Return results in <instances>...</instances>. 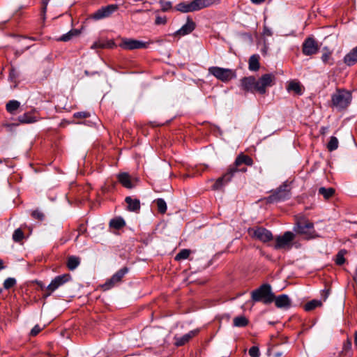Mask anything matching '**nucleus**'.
Instances as JSON below:
<instances>
[{
  "mask_svg": "<svg viewBox=\"0 0 357 357\" xmlns=\"http://www.w3.org/2000/svg\"><path fill=\"white\" fill-rule=\"evenodd\" d=\"M354 343L357 346V331L354 334Z\"/></svg>",
  "mask_w": 357,
  "mask_h": 357,
  "instance_id": "53",
  "label": "nucleus"
},
{
  "mask_svg": "<svg viewBox=\"0 0 357 357\" xmlns=\"http://www.w3.org/2000/svg\"><path fill=\"white\" fill-rule=\"evenodd\" d=\"M294 230L296 233L303 235L307 238L314 236V225L305 218H301L297 220Z\"/></svg>",
  "mask_w": 357,
  "mask_h": 357,
  "instance_id": "5",
  "label": "nucleus"
},
{
  "mask_svg": "<svg viewBox=\"0 0 357 357\" xmlns=\"http://www.w3.org/2000/svg\"><path fill=\"white\" fill-rule=\"evenodd\" d=\"M125 225H126V222L121 217L115 218L114 219H112L109 221V227H112V228H114L116 229H121Z\"/></svg>",
  "mask_w": 357,
  "mask_h": 357,
  "instance_id": "25",
  "label": "nucleus"
},
{
  "mask_svg": "<svg viewBox=\"0 0 357 357\" xmlns=\"http://www.w3.org/2000/svg\"><path fill=\"white\" fill-rule=\"evenodd\" d=\"M264 34L268 36H272V31L268 28L265 26L264 29Z\"/></svg>",
  "mask_w": 357,
  "mask_h": 357,
  "instance_id": "48",
  "label": "nucleus"
},
{
  "mask_svg": "<svg viewBox=\"0 0 357 357\" xmlns=\"http://www.w3.org/2000/svg\"><path fill=\"white\" fill-rule=\"evenodd\" d=\"M322 305V302L319 300H312L309 302H307L305 306L304 309L305 311H311L314 309H315L317 307H320Z\"/></svg>",
  "mask_w": 357,
  "mask_h": 357,
  "instance_id": "31",
  "label": "nucleus"
},
{
  "mask_svg": "<svg viewBox=\"0 0 357 357\" xmlns=\"http://www.w3.org/2000/svg\"><path fill=\"white\" fill-rule=\"evenodd\" d=\"M248 323L249 321L245 316L236 317L233 320V325L235 327H245Z\"/></svg>",
  "mask_w": 357,
  "mask_h": 357,
  "instance_id": "27",
  "label": "nucleus"
},
{
  "mask_svg": "<svg viewBox=\"0 0 357 357\" xmlns=\"http://www.w3.org/2000/svg\"><path fill=\"white\" fill-rule=\"evenodd\" d=\"M70 279L71 276L70 274H63L54 278L50 284L45 287L44 297L50 296L52 292L68 282Z\"/></svg>",
  "mask_w": 357,
  "mask_h": 357,
  "instance_id": "6",
  "label": "nucleus"
},
{
  "mask_svg": "<svg viewBox=\"0 0 357 357\" xmlns=\"http://www.w3.org/2000/svg\"><path fill=\"white\" fill-rule=\"evenodd\" d=\"M344 62L349 66H353L357 62V46L345 55Z\"/></svg>",
  "mask_w": 357,
  "mask_h": 357,
  "instance_id": "20",
  "label": "nucleus"
},
{
  "mask_svg": "<svg viewBox=\"0 0 357 357\" xmlns=\"http://www.w3.org/2000/svg\"><path fill=\"white\" fill-rule=\"evenodd\" d=\"M106 44V48H112L115 46V44L113 41H107L105 42Z\"/></svg>",
  "mask_w": 357,
  "mask_h": 357,
  "instance_id": "49",
  "label": "nucleus"
},
{
  "mask_svg": "<svg viewBox=\"0 0 357 357\" xmlns=\"http://www.w3.org/2000/svg\"><path fill=\"white\" fill-rule=\"evenodd\" d=\"M148 45L149 43L146 42L131 38H123L119 46L123 50H133L146 48Z\"/></svg>",
  "mask_w": 357,
  "mask_h": 357,
  "instance_id": "10",
  "label": "nucleus"
},
{
  "mask_svg": "<svg viewBox=\"0 0 357 357\" xmlns=\"http://www.w3.org/2000/svg\"><path fill=\"white\" fill-rule=\"evenodd\" d=\"M319 46L312 37L307 38L302 45V52L306 56H311L318 52Z\"/></svg>",
  "mask_w": 357,
  "mask_h": 357,
  "instance_id": "12",
  "label": "nucleus"
},
{
  "mask_svg": "<svg viewBox=\"0 0 357 357\" xmlns=\"http://www.w3.org/2000/svg\"><path fill=\"white\" fill-rule=\"evenodd\" d=\"M118 8V6L114 4L108 5L102 7L93 14V18L95 20H101L109 17Z\"/></svg>",
  "mask_w": 357,
  "mask_h": 357,
  "instance_id": "14",
  "label": "nucleus"
},
{
  "mask_svg": "<svg viewBox=\"0 0 357 357\" xmlns=\"http://www.w3.org/2000/svg\"><path fill=\"white\" fill-rule=\"evenodd\" d=\"M324 50H326V52L323 53V54L321 56V61L324 63L333 65V59L331 56L332 52L331 51H329L327 47H324Z\"/></svg>",
  "mask_w": 357,
  "mask_h": 357,
  "instance_id": "32",
  "label": "nucleus"
},
{
  "mask_svg": "<svg viewBox=\"0 0 357 357\" xmlns=\"http://www.w3.org/2000/svg\"><path fill=\"white\" fill-rule=\"evenodd\" d=\"M282 355V352H274L272 356L273 357H280Z\"/></svg>",
  "mask_w": 357,
  "mask_h": 357,
  "instance_id": "51",
  "label": "nucleus"
},
{
  "mask_svg": "<svg viewBox=\"0 0 357 357\" xmlns=\"http://www.w3.org/2000/svg\"><path fill=\"white\" fill-rule=\"evenodd\" d=\"M219 2V0H193L190 2L179 3L176 9L181 13L194 12Z\"/></svg>",
  "mask_w": 357,
  "mask_h": 357,
  "instance_id": "2",
  "label": "nucleus"
},
{
  "mask_svg": "<svg viewBox=\"0 0 357 357\" xmlns=\"http://www.w3.org/2000/svg\"><path fill=\"white\" fill-rule=\"evenodd\" d=\"M195 29V23L190 19L188 18L186 23L181 26L174 33L175 36H185L190 33Z\"/></svg>",
  "mask_w": 357,
  "mask_h": 357,
  "instance_id": "19",
  "label": "nucleus"
},
{
  "mask_svg": "<svg viewBox=\"0 0 357 357\" xmlns=\"http://www.w3.org/2000/svg\"><path fill=\"white\" fill-rule=\"evenodd\" d=\"M18 121L21 123H32L37 121V119L31 112H27L19 116Z\"/></svg>",
  "mask_w": 357,
  "mask_h": 357,
  "instance_id": "24",
  "label": "nucleus"
},
{
  "mask_svg": "<svg viewBox=\"0 0 357 357\" xmlns=\"http://www.w3.org/2000/svg\"><path fill=\"white\" fill-rule=\"evenodd\" d=\"M190 254V250L188 249L181 250L175 257V259L180 261L187 259Z\"/></svg>",
  "mask_w": 357,
  "mask_h": 357,
  "instance_id": "36",
  "label": "nucleus"
},
{
  "mask_svg": "<svg viewBox=\"0 0 357 357\" xmlns=\"http://www.w3.org/2000/svg\"><path fill=\"white\" fill-rule=\"evenodd\" d=\"M347 253L345 250H341L338 252L335 258L336 264L340 266L342 265L345 261L344 255Z\"/></svg>",
  "mask_w": 357,
  "mask_h": 357,
  "instance_id": "34",
  "label": "nucleus"
},
{
  "mask_svg": "<svg viewBox=\"0 0 357 357\" xmlns=\"http://www.w3.org/2000/svg\"><path fill=\"white\" fill-rule=\"evenodd\" d=\"M275 76L273 74H265L257 79V92L260 94H264L267 87L274 84Z\"/></svg>",
  "mask_w": 357,
  "mask_h": 357,
  "instance_id": "11",
  "label": "nucleus"
},
{
  "mask_svg": "<svg viewBox=\"0 0 357 357\" xmlns=\"http://www.w3.org/2000/svg\"><path fill=\"white\" fill-rule=\"evenodd\" d=\"M319 194L321 195L324 199H328L335 194V190L333 188L321 187L319 189Z\"/></svg>",
  "mask_w": 357,
  "mask_h": 357,
  "instance_id": "29",
  "label": "nucleus"
},
{
  "mask_svg": "<svg viewBox=\"0 0 357 357\" xmlns=\"http://www.w3.org/2000/svg\"><path fill=\"white\" fill-rule=\"evenodd\" d=\"M249 235L254 239L266 243L273 239L272 233L266 228L255 227L248 229Z\"/></svg>",
  "mask_w": 357,
  "mask_h": 357,
  "instance_id": "7",
  "label": "nucleus"
},
{
  "mask_svg": "<svg viewBox=\"0 0 357 357\" xmlns=\"http://www.w3.org/2000/svg\"><path fill=\"white\" fill-rule=\"evenodd\" d=\"M294 239V234L291 231H286L282 236L276 237L274 248L276 250L290 248Z\"/></svg>",
  "mask_w": 357,
  "mask_h": 357,
  "instance_id": "9",
  "label": "nucleus"
},
{
  "mask_svg": "<svg viewBox=\"0 0 357 357\" xmlns=\"http://www.w3.org/2000/svg\"><path fill=\"white\" fill-rule=\"evenodd\" d=\"M126 202L128 204V210L130 211L136 212L140 208V202L137 199H132L130 197H127L125 199Z\"/></svg>",
  "mask_w": 357,
  "mask_h": 357,
  "instance_id": "22",
  "label": "nucleus"
},
{
  "mask_svg": "<svg viewBox=\"0 0 357 357\" xmlns=\"http://www.w3.org/2000/svg\"><path fill=\"white\" fill-rule=\"evenodd\" d=\"M252 299L255 302L262 301L264 304H269L274 300V294L272 293L271 287L268 284H264L252 292Z\"/></svg>",
  "mask_w": 357,
  "mask_h": 357,
  "instance_id": "4",
  "label": "nucleus"
},
{
  "mask_svg": "<svg viewBox=\"0 0 357 357\" xmlns=\"http://www.w3.org/2000/svg\"><path fill=\"white\" fill-rule=\"evenodd\" d=\"M252 1V3H255V4H260L261 3H263L265 0H250Z\"/></svg>",
  "mask_w": 357,
  "mask_h": 357,
  "instance_id": "50",
  "label": "nucleus"
},
{
  "mask_svg": "<svg viewBox=\"0 0 357 357\" xmlns=\"http://www.w3.org/2000/svg\"><path fill=\"white\" fill-rule=\"evenodd\" d=\"M287 188L288 185L286 184L281 185L275 193L269 197L270 201L277 202L287 199L289 197V190Z\"/></svg>",
  "mask_w": 357,
  "mask_h": 357,
  "instance_id": "16",
  "label": "nucleus"
},
{
  "mask_svg": "<svg viewBox=\"0 0 357 357\" xmlns=\"http://www.w3.org/2000/svg\"><path fill=\"white\" fill-rule=\"evenodd\" d=\"M160 4L161 6V9L162 11L166 12L171 9L172 8V3L170 1H167L165 0H160Z\"/></svg>",
  "mask_w": 357,
  "mask_h": 357,
  "instance_id": "40",
  "label": "nucleus"
},
{
  "mask_svg": "<svg viewBox=\"0 0 357 357\" xmlns=\"http://www.w3.org/2000/svg\"><path fill=\"white\" fill-rule=\"evenodd\" d=\"M158 211L160 213H165L167 211V204L164 199H158L156 201Z\"/></svg>",
  "mask_w": 357,
  "mask_h": 357,
  "instance_id": "37",
  "label": "nucleus"
},
{
  "mask_svg": "<svg viewBox=\"0 0 357 357\" xmlns=\"http://www.w3.org/2000/svg\"><path fill=\"white\" fill-rule=\"evenodd\" d=\"M253 165L252 159L243 153H241L237 156L233 165H230L227 172L221 177L218 178L213 185V190H220L225 184L228 183L238 172H245L247 171V166H252Z\"/></svg>",
  "mask_w": 357,
  "mask_h": 357,
  "instance_id": "1",
  "label": "nucleus"
},
{
  "mask_svg": "<svg viewBox=\"0 0 357 357\" xmlns=\"http://www.w3.org/2000/svg\"><path fill=\"white\" fill-rule=\"evenodd\" d=\"M24 238V233L20 229L15 230L13 234V239L15 242H20Z\"/></svg>",
  "mask_w": 357,
  "mask_h": 357,
  "instance_id": "38",
  "label": "nucleus"
},
{
  "mask_svg": "<svg viewBox=\"0 0 357 357\" xmlns=\"http://www.w3.org/2000/svg\"><path fill=\"white\" fill-rule=\"evenodd\" d=\"M259 56L258 54H253L249 59V70L252 71H257L259 69Z\"/></svg>",
  "mask_w": 357,
  "mask_h": 357,
  "instance_id": "23",
  "label": "nucleus"
},
{
  "mask_svg": "<svg viewBox=\"0 0 357 357\" xmlns=\"http://www.w3.org/2000/svg\"><path fill=\"white\" fill-rule=\"evenodd\" d=\"M167 22L166 17L157 16L155 23L157 25L165 24Z\"/></svg>",
  "mask_w": 357,
  "mask_h": 357,
  "instance_id": "43",
  "label": "nucleus"
},
{
  "mask_svg": "<svg viewBox=\"0 0 357 357\" xmlns=\"http://www.w3.org/2000/svg\"><path fill=\"white\" fill-rule=\"evenodd\" d=\"M329 295V290H324L322 291L321 296L324 298V301H326Z\"/></svg>",
  "mask_w": 357,
  "mask_h": 357,
  "instance_id": "47",
  "label": "nucleus"
},
{
  "mask_svg": "<svg viewBox=\"0 0 357 357\" xmlns=\"http://www.w3.org/2000/svg\"><path fill=\"white\" fill-rule=\"evenodd\" d=\"M128 269L126 267H123L119 271H118L112 276L110 279L107 280L105 283L102 285V288L103 289V290H108L113 287L117 283L120 282L122 278L128 273Z\"/></svg>",
  "mask_w": 357,
  "mask_h": 357,
  "instance_id": "13",
  "label": "nucleus"
},
{
  "mask_svg": "<svg viewBox=\"0 0 357 357\" xmlns=\"http://www.w3.org/2000/svg\"><path fill=\"white\" fill-rule=\"evenodd\" d=\"M79 31L77 29H71L67 33L63 34L59 40L67 42L73 38L77 36L79 34Z\"/></svg>",
  "mask_w": 357,
  "mask_h": 357,
  "instance_id": "28",
  "label": "nucleus"
},
{
  "mask_svg": "<svg viewBox=\"0 0 357 357\" xmlns=\"http://www.w3.org/2000/svg\"><path fill=\"white\" fill-rule=\"evenodd\" d=\"M80 264V259L75 256H70L68 258L67 267L69 270H75Z\"/></svg>",
  "mask_w": 357,
  "mask_h": 357,
  "instance_id": "26",
  "label": "nucleus"
},
{
  "mask_svg": "<svg viewBox=\"0 0 357 357\" xmlns=\"http://www.w3.org/2000/svg\"><path fill=\"white\" fill-rule=\"evenodd\" d=\"M351 92L344 89H337L331 97L333 106L338 110L346 109L351 103Z\"/></svg>",
  "mask_w": 357,
  "mask_h": 357,
  "instance_id": "3",
  "label": "nucleus"
},
{
  "mask_svg": "<svg viewBox=\"0 0 357 357\" xmlns=\"http://www.w3.org/2000/svg\"><path fill=\"white\" fill-rule=\"evenodd\" d=\"M241 87L245 91L257 92V80L253 76H249L243 78L241 80Z\"/></svg>",
  "mask_w": 357,
  "mask_h": 357,
  "instance_id": "15",
  "label": "nucleus"
},
{
  "mask_svg": "<svg viewBox=\"0 0 357 357\" xmlns=\"http://www.w3.org/2000/svg\"><path fill=\"white\" fill-rule=\"evenodd\" d=\"M5 266H3V260L0 259V270L4 269Z\"/></svg>",
  "mask_w": 357,
  "mask_h": 357,
  "instance_id": "52",
  "label": "nucleus"
},
{
  "mask_svg": "<svg viewBox=\"0 0 357 357\" xmlns=\"http://www.w3.org/2000/svg\"><path fill=\"white\" fill-rule=\"evenodd\" d=\"M42 330V328L40 327L39 325H36L31 331L30 332V335L31 336H36V335H38L40 331Z\"/></svg>",
  "mask_w": 357,
  "mask_h": 357,
  "instance_id": "44",
  "label": "nucleus"
},
{
  "mask_svg": "<svg viewBox=\"0 0 357 357\" xmlns=\"http://www.w3.org/2000/svg\"><path fill=\"white\" fill-rule=\"evenodd\" d=\"M198 333V330H194L191 331L187 334H185L184 335L181 337H178L177 335H175L174 337V345L176 347H181L186 344L188 342L190 341L191 338L195 337Z\"/></svg>",
  "mask_w": 357,
  "mask_h": 357,
  "instance_id": "17",
  "label": "nucleus"
},
{
  "mask_svg": "<svg viewBox=\"0 0 357 357\" xmlns=\"http://www.w3.org/2000/svg\"><path fill=\"white\" fill-rule=\"evenodd\" d=\"M119 181L126 188H132L134 185L131 181L130 176L128 173L123 172L118 175Z\"/></svg>",
  "mask_w": 357,
  "mask_h": 357,
  "instance_id": "21",
  "label": "nucleus"
},
{
  "mask_svg": "<svg viewBox=\"0 0 357 357\" xmlns=\"http://www.w3.org/2000/svg\"><path fill=\"white\" fill-rule=\"evenodd\" d=\"M16 284V280L13 278H8L6 280H5L3 282V287L6 289H8L13 286H15Z\"/></svg>",
  "mask_w": 357,
  "mask_h": 357,
  "instance_id": "39",
  "label": "nucleus"
},
{
  "mask_svg": "<svg viewBox=\"0 0 357 357\" xmlns=\"http://www.w3.org/2000/svg\"><path fill=\"white\" fill-rule=\"evenodd\" d=\"M20 106V102H18L17 100H10L7 104H6V110L10 113V114H13Z\"/></svg>",
  "mask_w": 357,
  "mask_h": 357,
  "instance_id": "30",
  "label": "nucleus"
},
{
  "mask_svg": "<svg viewBox=\"0 0 357 357\" xmlns=\"http://www.w3.org/2000/svg\"><path fill=\"white\" fill-rule=\"evenodd\" d=\"M275 304L278 308L288 309L291 305V302L289 296L286 294H282L277 297L274 296Z\"/></svg>",
  "mask_w": 357,
  "mask_h": 357,
  "instance_id": "18",
  "label": "nucleus"
},
{
  "mask_svg": "<svg viewBox=\"0 0 357 357\" xmlns=\"http://www.w3.org/2000/svg\"><path fill=\"white\" fill-rule=\"evenodd\" d=\"M31 215L34 218L38 219L40 220H42L44 218L43 213L38 211H33Z\"/></svg>",
  "mask_w": 357,
  "mask_h": 357,
  "instance_id": "46",
  "label": "nucleus"
},
{
  "mask_svg": "<svg viewBox=\"0 0 357 357\" xmlns=\"http://www.w3.org/2000/svg\"><path fill=\"white\" fill-rule=\"evenodd\" d=\"M338 147V140L335 137H331L328 143L327 148L330 151H335Z\"/></svg>",
  "mask_w": 357,
  "mask_h": 357,
  "instance_id": "35",
  "label": "nucleus"
},
{
  "mask_svg": "<svg viewBox=\"0 0 357 357\" xmlns=\"http://www.w3.org/2000/svg\"><path fill=\"white\" fill-rule=\"evenodd\" d=\"M75 118L85 119L89 116V114L86 112H79L74 114Z\"/></svg>",
  "mask_w": 357,
  "mask_h": 357,
  "instance_id": "45",
  "label": "nucleus"
},
{
  "mask_svg": "<svg viewBox=\"0 0 357 357\" xmlns=\"http://www.w3.org/2000/svg\"><path fill=\"white\" fill-rule=\"evenodd\" d=\"M142 10H137L136 11V13H142Z\"/></svg>",
  "mask_w": 357,
  "mask_h": 357,
  "instance_id": "54",
  "label": "nucleus"
},
{
  "mask_svg": "<svg viewBox=\"0 0 357 357\" xmlns=\"http://www.w3.org/2000/svg\"><path fill=\"white\" fill-rule=\"evenodd\" d=\"M288 91H293L297 94H301L302 89L301 86L298 82H291L287 87Z\"/></svg>",
  "mask_w": 357,
  "mask_h": 357,
  "instance_id": "33",
  "label": "nucleus"
},
{
  "mask_svg": "<svg viewBox=\"0 0 357 357\" xmlns=\"http://www.w3.org/2000/svg\"><path fill=\"white\" fill-rule=\"evenodd\" d=\"M91 48H106V44L105 43V42L96 41L93 43V44L91 46Z\"/></svg>",
  "mask_w": 357,
  "mask_h": 357,
  "instance_id": "42",
  "label": "nucleus"
},
{
  "mask_svg": "<svg viewBox=\"0 0 357 357\" xmlns=\"http://www.w3.org/2000/svg\"><path fill=\"white\" fill-rule=\"evenodd\" d=\"M208 71L211 75L222 82H227L235 76V73L232 70L217 66L209 68Z\"/></svg>",
  "mask_w": 357,
  "mask_h": 357,
  "instance_id": "8",
  "label": "nucleus"
},
{
  "mask_svg": "<svg viewBox=\"0 0 357 357\" xmlns=\"http://www.w3.org/2000/svg\"><path fill=\"white\" fill-rule=\"evenodd\" d=\"M249 355L251 357H259L260 351L258 347L253 346L249 349Z\"/></svg>",
  "mask_w": 357,
  "mask_h": 357,
  "instance_id": "41",
  "label": "nucleus"
}]
</instances>
